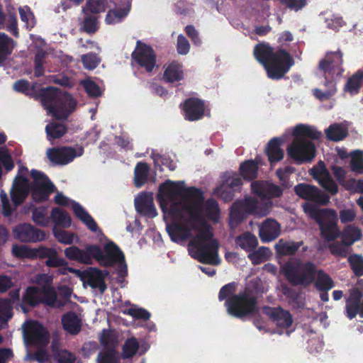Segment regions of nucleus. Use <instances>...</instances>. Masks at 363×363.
<instances>
[{"mask_svg":"<svg viewBox=\"0 0 363 363\" xmlns=\"http://www.w3.org/2000/svg\"><path fill=\"white\" fill-rule=\"evenodd\" d=\"M84 13L85 16L82 23V28L86 33L94 34L99 29L98 17L91 15L90 13H86V11H85Z\"/></svg>","mask_w":363,"mask_h":363,"instance_id":"obj_50","label":"nucleus"},{"mask_svg":"<svg viewBox=\"0 0 363 363\" xmlns=\"http://www.w3.org/2000/svg\"><path fill=\"white\" fill-rule=\"evenodd\" d=\"M131 3L128 2L123 8L110 9L106 16L105 21L107 24H116L121 22L130 13Z\"/></svg>","mask_w":363,"mask_h":363,"instance_id":"obj_31","label":"nucleus"},{"mask_svg":"<svg viewBox=\"0 0 363 363\" xmlns=\"http://www.w3.org/2000/svg\"><path fill=\"white\" fill-rule=\"evenodd\" d=\"M272 252L267 247H260L257 250H253L248 255V258L254 265H258L267 261Z\"/></svg>","mask_w":363,"mask_h":363,"instance_id":"obj_42","label":"nucleus"},{"mask_svg":"<svg viewBox=\"0 0 363 363\" xmlns=\"http://www.w3.org/2000/svg\"><path fill=\"white\" fill-rule=\"evenodd\" d=\"M315 287L320 291L328 292L334 287L332 278L322 269H318L315 279Z\"/></svg>","mask_w":363,"mask_h":363,"instance_id":"obj_35","label":"nucleus"},{"mask_svg":"<svg viewBox=\"0 0 363 363\" xmlns=\"http://www.w3.org/2000/svg\"><path fill=\"white\" fill-rule=\"evenodd\" d=\"M162 211L173 220L166 230L174 242L185 241L192 237L191 230L197 233L189 241L191 256L203 264H217L219 243L213 238L211 226L201 215L204 201L201 189L184 187V182L167 180L160 184L157 195Z\"/></svg>","mask_w":363,"mask_h":363,"instance_id":"obj_1","label":"nucleus"},{"mask_svg":"<svg viewBox=\"0 0 363 363\" xmlns=\"http://www.w3.org/2000/svg\"><path fill=\"white\" fill-rule=\"evenodd\" d=\"M81 60L84 68L89 70L96 68L101 62V59L97 55L93 52L82 55Z\"/></svg>","mask_w":363,"mask_h":363,"instance_id":"obj_54","label":"nucleus"},{"mask_svg":"<svg viewBox=\"0 0 363 363\" xmlns=\"http://www.w3.org/2000/svg\"><path fill=\"white\" fill-rule=\"evenodd\" d=\"M12 316V307L9 301L6 299H0V319L6 322L11 319Z\"/></svg>","mask_w":363,"mask_h":363,"instance_id":"obj_60","label":"nucleus"},{"mask_svg":"<svg viewBox=\"0 0 363 363\" xmlns=\"http://www.w3.org/2000/svg\"><path fill=\"white\" fill-rule=\"evenodd\" d=\"M101 344L104 348L100 351L96 357L97 363H120L118 352L113 343L110 344L108 341L103 340Z\"/></svg>","mask_w":363,"mask_h":363,"instance_id":"obj_26","label":"nucleus"},{"mask_svg":"<svg viewBox=\"0 0 363 363\" xmlns=\"http://www.w3.org/2000/svg\"><path fill=\"white\" fill-rule=\"evenodd\" d=\"M284 140L281 138H273L266 147L265 153L271 164L278 162L284 158V152L281 146Z\"/></svg>","mask_w":363,"mask_h":363,"instance_id":"obj_27","label":"nucleus"},{"mask_svg":"<svg viewBox=\"0 0 363 363\" xmlns=\"http://www.w3.org/2000/svg\"><path fill=\"white\" fill-rule=\"evenodd\" d=\"M72 211L74 215L82 220L91 231L94 233L97 231L99 227L96 222L79 203L73 202Z\"/></svg>","mask_w":363,"mask_h":363,"instance_id":"obj_30","label":"nucleus"},{"mask_svg":"<svg viewBox=\"0 0 363 363\" xmlns=\"http://www.w3.org/2000/svg\"><path fill=\"white\" fill-rule=\"evenodd\" d=\"M45 58L44 52H38L34 58V76L35 77H40L44 75L45 69L43 66Z\"/></svg>","mask_w":363,"mask_h":363,"instance_id":"obj_61","label":"nucleus"},{"mask_svg":"<svg viewBox=\"0 0 363 363\" xmlns=\"http://www.w3.org/2000/svg\"><path fill=\"white\" fill-rule=\"evenodd\" d=\"M294 192L302 199L322 205H326L330 201V196L321 191L318 187L305 183L295 186Z\"/></svg>","mask_w":363,"mask_h":363,"instance_id":"obj_17","label":"nucleus"},{"mask_svg":"<svg viewBox=\"0 0 363 363\" xmlns=\"http://www.w3.org/2000/svg\"><path fill=\"white\" fill-rule=\"evenodd\" d=\"M253 55L264 68L267 77L272 80L281 79L294 65V60L288 51L282 48L274 50L265 43L255 46Z\"/></svg>","mask_w":363,"mask_h":363,"instance_id":"obj_2","label":"nucleus"},{"mask_svg":"<svg viewBox=\"0 0 363 363\" xmlns=\"http://www.w3.org/2000/svg\"><path fill=\"white\" fill-rule=\"evenodd\" d=\"M325 135L328 140L333 142H338L344 140L348 135L347 128L340 123L330 125L325 130Z\"/></svg>","mask_w":363,"mask_h":363,"instance_id":"obj_33","label":"nucleus"},{"mask_svg":"<svg viewBox=\"0 0 363 363\" xmlns=\"http://www.w3.org/2000/svg\"><path fill=\"white\" fill-rule=\"evenodd\" d=\"M47 138L51 141L55 139L62 138L67 132V127L62 123L52 122L48 123L45 127Z\"/></svg>","mask_w":363,"mask_h":363,"instance_id":"obj_38","label":"nucleus"},{"mask_svg":"<svg viewBox=\"0 0 363 363\" xmlns=\"http://www.w3.org/2000/svg\"><path fill=\"white\" fill-rule=\"evenodd\" d=\"M303 241L294 242L280 239L275 245L274 248L277 255L293 256L295 255L299 248L303 246Z\"/></svg>","mask_w":363,"mask_h":363,"instance_id":"obj_29","label":"nucleus"},{"mask_svg":"<svg viewBox=\"0 0 363 363\" xmlns=\"http://www.w3.org/2000/svg\"><path fill=\"white\" fill-rule=\"evenodd\" d=\"M135 206L137 212L140 215L154 218L157 215L152 196L146 193L140 194L135 199Z\"/></svg>","mask_w":363,"mask_h":363,"instance_id":"obj_25","label":"nucleus"},{"mask_svg":"<svg viewBox=\"0 0 363 363\" xmlns=\"http://www.w3.org/2000/svg\"><path fill=\"white\" fill-rule=\"evenodd\" d=\"M351 169L353 172L363 173V152L357 150L354 152L350 162Z\"/></svg>","mask_w":363,"mask_h":363,"instance_id":"obj_55","label":"nucleus"},{"mask_svg":"<svg viewBox=\"0 0 363 363\" xmlns=\"http://www.w3.org/2000/svg\"><path fill=\"white\" fill-rule=\"evenodd\" d=\"M150 167L146 162H139L134 169V184L136 187H141L147 180Z\"/></svg>","mask_w":363,"mask_h":363,"instance_id":"obj_37","label":"nucleus"},{"mask_svg":"<svg viewBox=\"0 0 363 363\" xmlns=\"http://www.w3.org/2000/svg\"><path fill=\"white\" fill-rule=\"evenodd\" d=\"M203 203V201L202 202ZM213 222H218L220 218V208L218 202L213 199H208L203 206L201 203V215Z\"/></svg>","mask_w":363,"mask_h":363,"instance_id":"obj_34","label":"nucleus"},{"mask_svg":"<svg viewBox=\"0 0 363 363\" xmlns=\"http://www.w3.org/2000/svg\"><path fill=\"white\" fill-rule=\"evenodd\" d=\"M281 233V225L274 219L267 218L260 225L259 236L262 242H269L277 239Z\"/></svg>","mask_w":363,"mask_h":363,"instance_id":"obj_22","label":"nucleus"},{"mask_svg":"<svg viewBox=\"0 0 363 363\" xmlns=\"http://www.w3.org/2000/svg\"><path fill=\"white\" fill-rule=\"evenodd\" d=\"M40 288L37 286H28L22 296L19 306L24 313H28L29 308H34L41 303Z\"/></svg>","mask_w":363,"mask_h":363,"instance_id":"obj_23","label":"nucleus"},{"mask_svg":"<svg viewBox=\"0 0 363 363\" xmlns=\"http://www.w3.org/2000/svg\"><path fill=\"white\" fill-rule=\"evenodd\" d=\"M39 247L30 248L26 245H14L12 247L13 255L18 258H38Z\"/></svg>","mask_w":363,"mask_h":363,"instance_id":"obj_44","label":"nucleus"},{"mask_svg":"<svg viewBox=\"0 0 363 363\" xmlns=\"http://www.w3.org/2000/svg\"><path fill=\"white\" fill-rule=\"evenodd\" d=\"M81 84L88 96L94 98L101 96L99 86L95 82L91 79H85L82 81Z\"/></svg>","mask_w":363,"mask_h":363,"instance_id":"obj_56","label":"nucleus"},{"mask_svg":"<svg viewBox=\"0 0 363 363\" xmlns=\"http://www.w3.org/2000/svg\"><path fill=\"white\" fill-rule=\"evenodd\" d=\"M37 259H47L45 264L51 268L60 267L68 264L67 261L58 255L57 251L52 247L45 246L39 247Z\"/></svg>","mask_w":363,"mask_h":363,"instance_id":"obj_24","label":"nucleus"},{"mask_svg":"<svg viewBox=\"0 0 363 363\" xmlns=\"http://www.w3.org/2000/svg\"><path fill=\"white\" fill-rule=\"evenodd\" d=\"M281 269L292 286L306 287L315 281L317 266L311 261L303 262L300 259H294L286 262Z\"/></svg>","mask_w":363,"mask_h":363,"instance_id":"obj_7","label":"nucleus"},{"mask_svg":"<svg viewBox=\"0 0 363 363\" xmlns=\"http://www.w3.org/2000/svg\"><path fill=\"white\" fill-rule=\"evenodd\" d=\"M35 98L40 100L48 113L57 120H67L77 104L70 94L53 86L40 89L35 93Z\"/></svg>","mask_w":363,"mask_h":363,"instance_id":"obj_4","label":"nucleus"},{"mask_svg":"<svg viewBox=\"0 0 363 363\" xmlns=\"http://www.w3.org/2000/svg\"><path fill=\"white\" fill-rule=\"evenodd\" d=\"M283 294L289 300V303L291 304L294 308H303L304 301L301 293L296 291L293 288L285 286L283 287Z\"/></svg>","mask_w":363,"mask_h":363,"instance_id":"obj_43","label":"nucleus"},{"mask_svg":"<svg viewBox=\"0 0 363 363\" xmlns=\"http://www.w3.org/2000/svg\"><path fill=\"white\" fill-rule=\"evenodd\" d=\"M33 222L40 226L45 227L49 223V218L47 216V211L45 208H35L32 212Z\"/></svg>","mask_w":363,"mask_h":363,"instance_id":"obj_53","label":"nucleus"},{"mask_svg":"<svg viewBox=\"0 0 363 363\" xmlns=\"http://www.w3.org/2000/svg\"><path fill=\"white\" fill-rule=\"evenodd\" d=\"M83 147L77 150L72 147H51L47 150L49 160L55 164L65 165L71 162L75 157L82 155Z\"/></svg>","mask_w":363,"mask_h":363,"instance_id":"obj_15","label":"nucleus"},{"mask_svg":"<svg viewBox=\"0 0 363 363\" xmlns=\"http://www.w3.org/2000/svg\"><path fill=\"white\" fill-rule=\"evenodd\" d=\"M236 244L245 251L252 252L257 247L258 240L255 235L247 232L237 238Z\"/></svg>","mask_w":363,"mask_h":363,"instance_id":"obj_39","label":"nucleus"},{"mask_svg":"<svg viewBox=\"0 0 363 363\" xmlns=\"http://www.w3.org/2000/svg\"><path fill=\"white\" fill-rule=\"evenodd\" d=\"M30 175L33 179L31 186V195L37 202L45 201L55 190V185L43 172L32 169Z\"/></svg>","mask_w":363,"mask_h":363,"instance_id":"obj_11","label":"nucleus"},{"mask_svg":"<svg viewBox=\"0 0 363 363\" xmlns=\"http://www.w3.org/2000/svg\"><path fill=\"white\" fill-rule=\"evenodd\" d=\"M342 53L337 52H328L323 59L318 64V69L325 79L324 85L329 89L323 91L318 88L313 89V96L320 101L330 99L336 92V83L335 78L341 76L344 72L342 68Z\"/></svg>","mask_w":363,"mask_h":363,"instance_id":"obj_5","label":"nucleus"},{"mask_svg":"<svg viewBox=\"0 0 363 363\" xmlns=\"http://www.w3.org/2000/svg\"><path fill=\"white\" fill-rule=\"evenodd\" d=\"M179 108L186 121H197L206 115L205 101L196 97H189L180 104Z\"/></svg>","mask_w":363,"mask_h":363,"instance_id":"obj_14","label":"nucleus"},{"mask_svg":"<svg viewBox=\"0 0 363 363\" xmlns=\"http://www.w3.org/2000/svg\"><path fill=\"white\" fill-rule=\"evenodd\" d=\"M108 6V0H86L84 11L91 14H99L106 11Z\"/></svg>","mask_w":363,"mask_h":363,"instance_id":"obj_47","label":"nucleus"},{"mask_svg":"<svg viewBox=\"0 0 363 363\" xmlns=\"http://www.w3.org/2000/svg\"><path fill=\"white\" fill-rule=\"evenodd\" d=\"M0 162L7 172L12 170L14 167L11 156L9 154L7 150L4 147H0Z\"/></svg>","mask_w":363,"mask_h":363,"instance_id":"obj_63","label":"nucleus"},{"mask_svg":"<svg viewBox=\"0 0 363 363\" xmlns=\"http://www.w3.org/2000/svg\"><path fill=\"white\" fill-rule=\"evenodd\" d=\"M303 212L318 225L320 235L325 242L335 241L340 235L338 217L335 210L320 209L317 206L306 202L302 204Z\"/></svg>","mask_w":363,"mask_h":363,"instance_id":"obj_6","label":"nucleus"},{"mask_svg":"<svg viewBox=\"0 0 363 363\" xmlns=\"http://www.w3.org/2000/svg\"><path fill=\"white\" fill-rule=\"evenodd\" d=\"M23 337L26 344L38 347H45L50 340L48 331L37 320L23 325Z\"/></svg>","mask_w":363,"mask_h":363,"instance_id":"obj_12","label":"nucleus"},{"mask_svg":"<svg viewBox=\"0 0 363 363\" xmlns=\"http://www.w3.org/2000/svg\"><path fill=\"white\" fill-rule=\"evenodd\" d=\"M101 269L97 267H89L79 274L84 284H88L91 289H99L101 294H104L107 289V285L101 275Z\"/></svg>","mask_w":363,"mask_h":363,"instance_id":"obj_19","label":"nucleus"},{"mask_svg":"<svg viewBox=\"0 0 363 363\" xmlns=\"http://www.w3.org/2000/svg\"><path fill=\"white\" fill-rule=\"evenodd\" d=\"M92 260H96L104 267H111L118 262H124L125 256L120 247L113 241L104 246V250L98 245H93Z\"/></svg>","mask_w":363,"mask_h":363,"instance_id":"obj_10","label":"nucleus"},{"mask_svg":"<svg viewBox=\"0 0 363 363\" xmlns=\"http://www.w3.org/2000/svg\"><path fill=\"white\" fill-rule=\"evenodd\" d=\"M263 312L278 326L281 328L287 329L293 323L292 315L288 311L284 310L281 307L272 308L264 306Z\"/></svg>","mask_w":363,"mask_h":363,"instance_id":"obj_20","label":"nucleus"},{"mask_svg":"<svg viewBox=\"0 0 363 363\" xmlns=\"http://www.w3.org/2000/svg\"><path fill=\"white\" fill-rule=\"evenodd\" d=\"M292 135L294 140L286 149L288 155L296 164L311 162L316 154V147L312 140H319L321 132L313 126L298 124L294 127Z\"/></svg>","mask_w":363,"mask_h":363,"instance_id":"obj_3","label":"nucleus"},{"mask_svg":"<svg viewBox=\"0 0 363 363\" xmlns=\"http://www.w3.org/2000/svg\"><path fill=\"white\" fill-rule=\"evenodd\" d=\"M132 60L140 67L150 73L156 65L157 55L154 49L140 40L137 41L135 50L131 54Z\"/></svg>","mask_w":363,"mask_h":363,"instance_id":"obj_13","label":"nucleus"},{"mask_svg":"<svg viewBox=\"0 0 363 363\" xmlns=\"http://www.w3.org/2000/svg\"><path fill=\"white\" fill-rule=\"evenodd\" d=\"M6 29L14 37L18 38L19 33L18 29L16 13L15 11L11 12L9 11Z\"/></svg>","mask_w":363,"mask_h":363,"instance_id":"obj_62","label":"nucleus"},{"mask_svg":"<svg viewBox=\"0 0 363 363\" xmlns=\"http://www.w3.org/2000/svg\"><path fill=\"white\" fill-rule=\"evenodd\" d=\"M269 212V206L267 204L259 206L255 198L245 196L243 199L236 200L233 203L229 213L228 224L238 225L249 215L264 217L267 216Z\"/></svg>","mask_w":363,"mask_h":363,"instance_id":"obj_8","label":"nucleus"},{"mask_svg":"<svg viewBox=\"0 0 363 363\" xmlns=\"http://www.w3.org/2000/svg\"><path fill=\"white\" fill-rule=\"evenodd\" d=\"M51 218L57 226L69 228L71 225V218L65 210L60 208H52Z\"/></svg>","mask_w":363,"mask_h":363,"instance_id":"obj_41","label":"nucleus"},{"mask_svg":"<svg viewBox=\"0 0 363 363\" xmlns=\"http://www.w3.org/2000/svg\"><path fill=\"white\" fill-rule=\"evenodd\" d=\"M190 44L187 38L182 34H179L177 41V51L179 55H185L189 53Z\"/></svg>","mask_w":363,"mask_h":363,"instance_id":"obj_64","label":"nucleus"},{"mask_svg":"<svg viewBox=\"0 0 363 363\" xmlns=\"http://www.w3.org/2000/svg\"><path fill=\"white\" fill-rule=\"evenodd\" d=\"M139 349V342L134 337L128 338L124 342L122 348V356L123 359H128L133 357Z\"/></svg>","mask_w":363,"mask_h":363,"instance_id":"obj_48","label":"nucleus"},{"mask_svg":"<svg viewBox=\"0 0 363 363\" xmlns=\"http://www.w3.org/2000/svg\"><path fill=\"white\" fill-rule=\"evenodd\" d=\"M13 89L15 91L19 93H23L26 95H31L35 92V86L33 85L30 87V83L26 79L17 80L13 84Z\"/></svg>","mask_w":363,"mask_h":363,"instance_id":"obj_57","label":"nucleus"},{"mask_svg":"<svg viewBox=\"0 0 363 363\" xmlns=\"http://www.w3.org/2000/svg\"><path fill=\"white\" fill-rule=\"evenodd\" d=\"M363 84V71L358 70L352 74L344 86L343 91L351 96L357 94Z\"/></svg>","mask_w":363,"mask_h":363,"instance_id":"obj_32","label":"nucleus"},{"mask_svg":"<svg viewBox=\"0 0 363 363\" xmlns=\"http://www.w3.org/2000/svg\"><path fill=\"white\" fill-rule=\"evenodd\" d=\"M240 172L244 179L252 181L257 177L258 164L252 160H247L240 164Z\"/></svg>","mask_w":363,"mask_h":363,"instance_id":"obj_36","label":"nucleus"},{"mask_svg":"<svg viewBox=\"0 0 363 363\" xmlns=\"http://www.w3.org/2000/svg\"><path fill=\"white\" fill-rule=\"evenodd\" d=\"M259 313L257 297L246 288L232 297L228 296V313L241 319L255 315Z\"/></svg>","mask_w":363,"mask_h":363,"instance_id":"obj_9","label":"nucleus"},{"mask_svg":"<svg viewBox=\"0 0 363 363\" xmlns=\"http://www.w3.org/2000/svg\"><path fill=\"white\" fill-rule=\"evenodd\" d=\"M41 303L52 306L57 300V293L54 287L44 285L40 288Z\"/></svg>","mask_w":363,"mask_h":363,"instance_id":"obj_49","label":"nucleus"},{"mask_svg":"<svg viewBox=\"0 0 363 363\" xmlns=\"http://www.w3.org/2000/svg\"><path fill=\"white\" fill-rule=\"evenodd\" d=\"M310 174L330 194L335 195L338 192V186L323 161H320L318 166L311 169Z\"/></svg>","mask_w":363,"mask_h":363,"instance_id":"obj_18","label":"nucleus"},{"mask_svg":"<svg viewBox=\"0 0 363 363\" xmlns=\"http://www.w3.org/2000/svg\"><path fill=\"white\" fill-rule=\"evenodd\" d=\"M13 238L21 242L35 243L45 239L43 230L34 227L30 223H19L13 229Z\"/></svg>","mask_w":363,"mask_h":363,"instance_id":"obj_16","label":"nucleus"},{"mask_svg":"<svg viewBox=\"0 0 363 363\" xmlns=\"http://www.w3.org/2000/svg\"><path fill=\"white\" fill-rule=\"evenodd\" d=\"M348 263L356 277L363 275V257L360 255L354 254L350 255L348 259Z\"/></svg>","mask_w":363,"mask_h":363,"instance_id":"obj_52","label":"nucleus"},{"mask_svg":"<svg viewBox=\"0 0 363 363\" xmlns=\"http://www.w3.org/2000/svg\"><path fill=\"white\" fill-rule=\"evenodd\" d=\"M52 357L57 363H75L77 360L75 354L65 348L52 354Z\"/></svg>","mask_w":363,"mask_h":363,"instance_id":"obj_51","label":"nucleus"},{"mask_svg":"<svg viewBox=\"0 0 363 363\" xmlns=\"http://www.w3.org/2000/svg\"><path fill=\"white\" fill-rule=\"evenodd\" d=\"M361 230L354 225L346 226L342 232V239L345 245H351L362 238Z\"/></svg>","mask_w":363,"mask_h":363,"instance_id":"obj_40","label":"nucleus"},{"mask_svg":"<svg viewBox=\"0 0 363 363\" xmlns=\"http://www.w3.org/2000/svg\"><path fill=\"white\" fill-rule=\"evenodd\" d=\"M13 40L6 34L0 33V63L3 62L13 50Z\"/></svg>","mask_w":363,"mask_h":363,"instance_id":"obj_45","label":"nucleus"},{"mask_svg":"<svg viewBox=\"0 0 363 363\" xmlns=\"http://www.w3.org/2000/svg\"><path fill=\"white\" fill-rule=\"evenodd\" d=\"M53 234L55 238L60 242L65 245H71L74 240V234L64 230L53 229Z\"/></svg>","mask_w":363,"mask_h":363,"instance_id":"obj_59","label":"nucleus"},{"mask_svg":"<svg viewBox=\"0 0 363 363\" xmlns=\"http://www.w3.org/2000/svg\"><path fill=\"white\" fill-rule=\"evenodd\" d=\"M164 79L167 82H176L183 79V72L175 63L170 64L164 70Z\"/></svg>","mask_w":363,"mask_h":363,"instance_id":"obj_46","label":"nucleus"},{"mask_svg":"<svg viewBox=\"0 0 363 363\" xmlns=\"http://www.w3.org/2000/svg\"><path fill=\"white\" fill-rule=\"evenodd\" d=\"M63 329L72 335H78L82 330V322L77 315L72 311L64 314L62 317Z\"/></svg>","mask_w":363,"mask_h":363,"instance_id":"obj_28","label":"nucleus"},{"mask_svg":"<svg viewBox=\"0 0 363 363\" xmlns=\"http://www.w3.org/2000/svg\"><path fill=\"white\" fill-rule=\"evenodd\" d=\"M347 245H345L342 243V240L341 242H335L331 243L328 248L330 252V253L336 257H340L342 258H345L347 256L348 254V250L346 247Z\"/></svg>","mask_w":363,"mask_h":363,"instance_id":"obj_58","label":"nucleus"},{"mask_svg":"<svg viewBox=\"0 0 363 363\" xmlns=\"http://www.w3.org/2000/svg\"><path fill=\"white\" fill-rule=\"evenodd\" d=\"M92 244L85 246L84 249H80L77 246L72 245L65 248V255L69 260L77 261L84 264H92Z\"/></svg>","mask_w":363,"mask_h":363,"instance_id":"obj_21","label":"nucleus"}]
</instances>
